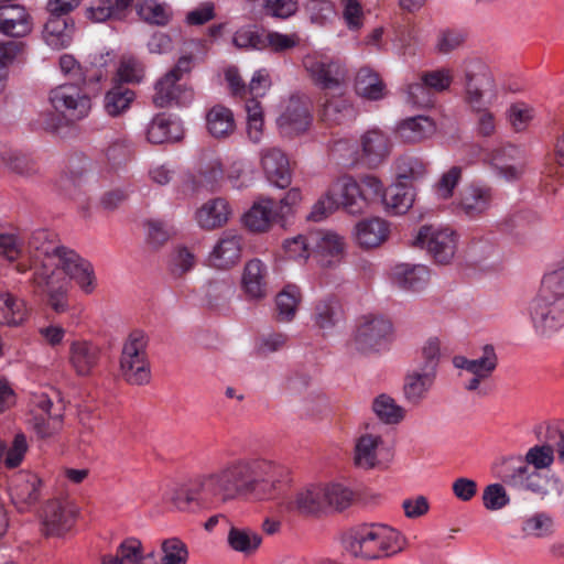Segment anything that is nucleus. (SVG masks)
<instances>
[{"mask_svg":"<svg viewBox=\"0 0 564 564\" xmlns=\"http://www.w3.org/2000/svg\"><path fill=\"white\" fill-rule=\"evenodd\" d=\"M430 271L422 264H398L393 269L394 283L409 291H420L429 282Z\"/></svg>","mask_w":564,"mask_h":564,"instance_id":"nucleus-38","label":"nucleus"},{"mask_svg":"<svg viewBox=\"0 0 564 564\" xmlns=\"http://www.w3.org/2000/svg\"><path fill=\"white\" fill-rule=\"evenodd\" d=\"M32 283L46 292L48 305L56 313H64L68 310V291L70 283L57 269L33 272Z\"/></svg>","mask_w":564,"mask_h":564,"instance_id":"nucleus-16","label":"nucleus"},{"mask_svg":"<svg viewBox=\"0 0 564 564\" xmlns=\"http://www.w3.org/2000/svg\"><path fill=\"white\" fill-rule=\"evenodd\" d=\"M453 365L471 375L465 383L467 391H477L480 384L489 380L498 366V356L492 345L487 344L481 348V355L469 359L465 356H455Z\"/></svg>","mask_w":564,"mask_h":564,"instance_id":"nucleus-13","label":"nucleus"},{"mask_svg":"<svg viewBox=\"0 0 564 564\" xmlns=\"http://www.w3.org/2000/svg\"><path fill=\"white\" fill-rule=\"evenodd\" d=\"M86 84L64 83L48 93V102L66 124H75L87 118L91 110V98Z\"/></svg>","mask_w":564,"mask_h":564,"instance_id":"nucleus-6","label":"nucleus"},{"mask_svg":"<svg viewBox=\"0 0 564 564\" xmlns=\"http://www.w3.org/2000/svg\"><path fill=\"white\" fill-rule=\"evenodd\" d=\"M2 165L11 173L22 177H30L39 172V164L31 156L15 150L0 152Z\"/></svg>","mask_w":564,"mask_h":564,"instance_id":"nucleus-46","label":"nucleus"},{"mask_svg":"<svg viewBox=\"0 0 564 564\" xmlns=\"http://www.w3.org/2000/svg\"><path fill=\"white\" fill-rule=\"evenodd\" d=\"M339 208L350 215H361L367 210L361 187L350 175H343L330 184L314 204L310 218L318 221Z\"/></svg>","mask_w":564,"mask_h":564,"instance_id":"nucleus-4","label":"nucleus"},{"mask_svg":"<svg viewBox=\"0 0 564 564\" xmlns=\"http://www.w3.org/2000/svg\"><path fill=\"white\" fill-rule=\"evenodd\" d=\"M491 164L496 174L507 181H520L527 171V162L513 145L501 147L491 153Z\"/></svg>","mask_w":564,"mask_h":564,"instance_id":"nucleus-22","label":"nucleus"},{"mask_svg":"<svg viewBox=\"0 0 564 564\" xmlns=\"http://www.w3.org/2000/svg\"><path fill=\"white\" fill-rule=\"evenodd\" d=\"M145 134L150 143L162 144L178 141L183 137V129L178 121L160 113L149 122Z\"/></svg>","mask_w":564,"mask_h":564,"instance_id":"nucleus-35","label":"nucleus"},{"mask_svg":"<svg viewBox=\"0 0 564 564\" xmlns=\"http://www.w3.org/2000/svg\"><path fill=\"white\" fill-rule=\"evenodd\" d=\"M56 269L65 276L74 280L80 290L90 294L96 289V276L89 261L82 258L76 251L64 248L56 259Z\"/></svg>","mask_w":564,"mask_h":564,"instance_id":"nucleus-15","label":"nucleus"},{"mask_svg":"<svg viewBox=\"0 0 564 564\" xmlns=\"http://www.w3.org/2000/svg\"><path fill=\"white\" fill-rule=\"evenodd\" d=\"M392 332L391 323L383 317L364 316L357 328L355 344L362 352L377 349Z\"/></svg>","mask_w":564,"mask_h":564,"instance_id":"nucleus-20","label":"nucleus"},{"mask_svg":"<svg viewBox=\"0 0 564 564\" xmlns=\"http://www.w3.org/2000/svg\"><path fill=\"white\" fill-rule=\"evenodd\" d=\"M314 322L321 329H330L343 319L340 303L333 297L319 301L314 308Z\"/></svg>","mask_w":564,"mask_h":564,"instance_id":"nucleus-48","label":"nucleus"},{"mask_svg":"<svg viewBox=\"0 0 564 564\" xmlns=\"http://www.w3.org/2000/svg\"><path fill=\"white\" fill-rule=\"evenodd\" d=\"M259 164L270 184L279 188H286L292 183L290 159L280 148L265 147L261 149Z\"/></svg>","mask_w":564,"mask_h":564,"instance_id":"nucleus-18","label":"nucleus"},{"mask_svg":"<svg viewBox=\"0 0 564 564\" xmlns=\"http://www.w3.org/2000/svg\"><path fill=\"white\" fill-rule=\"evenodd\" d=\"M263 12L275 19L286 20L299 9L297 0H262Z\"/></svg>","mask_w":564,"mask_h":564,"instance_id":"nucleus-64","label":"nucleus"},{"mask_svg":"<svg viewBox=\"0 0 564 564\" xmlns=\"http://www.w3.org/2000/svg\"><path fill=\"white\" fill-rule=\"evenodd\" d=\"M362 159L370 167H376L383 162L390 152L389 138L380 130L372 129L361 135L360 139Z\"/></svg>","mask_w":564,"mask_h":564,"instance_id":"nucleus-34","label":"nucleus"},{"mask_svg":"<svg viewBox=\"0 0 564 564\" xmlns=\"http://www.w3.org/2000/svg\"><path fill=\"white\" fill-rule=\"evenodd\" d=\"M30 15L19 4L0 7V32L8 36H25L31 32Z\"/></svg>","mask_w":564,"mask_h":564,"instance_id":"nucleus-32","label":"nucleus"},{"mask_svg":"<svg viewBox=\"0 0 564 564\" xmlns=\"http://www.w3.org/2000/svg\"><path fill=\"white\" fill-rule=\"evenodd\" d=\"M281 219L276 203L271 198H263L254 203L243 215V225L252 232H264L270 229L273 221Z\"/></svg>","mask_w":564,"mask_h":564,"instance_id":"nucleus-28","label":"nucleus"},{"mask_svg":"<svg viewBox=\"0 0 564 564\" xmlns=\"http://www.w3.org/2000/svg\"><path fill=\"white\" fill-rule=\"evenodd\" d=\"M101 357V349L93 341L79 339L69 345L68 362L77 376L86 377L93 373Z\"/></svg>","mask_w":564,"mask_h":564,"instance_id":"nucleus-23","label":"nucleus"},{"mask_svg":"<svg viewBox=\"0 0 564 564\" xmlns=\"http://www.w3.org/2000/svg\"><path fill=\"white\" fill-rule=\"evenodd\" d=\"M235 293L230 281H213L206 288V299L210 307H218L226 303Z\"/></svg>","mask_w":564,"mask_h":564,"instance_id":"nucleus-63","label":"nucleus"},{"mask_svg":"<svg viewBox=\"0 0 564 564\" xmlns=\"http://www.w3.org/2000/svg\"><path fill=\"white\" fill-rule=\"evenodd\" d=\"M206 128L209 134L216 139L231 135L236 129L231 109L223 105L213 106L206 113Z\"/></svg>","mask_w":564,"mask_h":564,"instance_id":"nucleus-39","label":"nucleus"},{"mask_svg":"<svg viewBox=\"0 0 564 564\" xmlns=\"http://www.w3.org/2000/svg\"><path fill=\"white\" fill-rule=\"evenodd\" d=\"M145 75L144 64L133 56L121 57L116 76L119 84H140Z\"/></svg>","mask_w":564,"mask_h":564,"instance_id":"nucleus-57","label":"nucleus"},{"mask_svg":"<svg viewBox=\"0 0 564 564\" xmlns=\"http://www.w3.org/2000/svg\"><path fill=\"white\" fill-rule=\"evenodd\" d=\"M42 479L36 474L21 471L12 479L11 500L20 511H26L42 497Z\"/></svg>","mask_w":564,"mask_h":564,"instance_id":"nucleus-21","label":"nucleus"},{"mask_svg":"<svg viewBox=\"0 0 564 564\" xmlns=\"http://www.w3.org/2000/svg\"><path fill=\"white\" fill-rule=\"evenodd\" d=\"M147 346L148 338L139 329L131 332L122 345L119 370L130 384L142 386L150 382L151 369Z\"/></svg>","mask_w":564,"mask_h":564,"instance_id":"nucleus-7","label":"nucleus"},{"mask_svg":"<svg viewBox=\"0 0 564 564\" xmlns=\"http://www.w3.org/2000/svg\"><path fill=\"white\" fill-rule=\"evenodd\" d=\"M135 97L134 90L117 84L105 94L104 109L112 118L120 117L129 111Z\"/></svg>","mask_w":564,"mask_h":564,"instance_id":"nucleus-42","label":"nucleus"},{"mask_svg":"<svg viewBox=\"0 0 564 564\" xmlns=\"http://www.w3.org/2000/svg\"><path fill=\"white\" fill-rule=\"evenodd\" d=\"M323 488V513L330 510L341 511L348 508L354 501V492L339 482H322Z\"/></svg>","mask_w":564,"mask_h":564,"instance_id":"nucleus-43","label":"nucleus"},{"mask_svg":"<svg viewBox=\"0 0 564 564\" xmlns=\"http://www.w3.org/2000/svg\"><path fill=\"white\" fill-rule=\"evenodd\" d=\"M555 448L551 443L547 445H535L531 447L522 460L527 466H533V470L549 468L554 462Z\"/></svg>","mask_w":564,"mask_h":564,"instance_id":"nucleus-58","label":"nucleus"},{"mask_svg":"<svg viewBox=\"0 0 564 564\" xmlns=\"http://www.w3.org/2000/svg\"><path fill=\"white\" fill-rule=\"evenodd\" d=\"M390 234L389 224L379 217L366 218L355 226V238L362 248H376L384 242Z\"/></svg>","mask_w":564,"mask_h":564,"instance_id":"nucleus-30","label":"nucleus"},{"mask_svg":"<svg viewBox=\"0 0 564 564\" xmlns=\"http://www.w3.org/2000/svg\"><path fill=\"white\" fill-rule=\"evenodd\" d=\"M303 66L312 82L323 90H339L348 78L345 64L326 54H307L303 58Z\"/></svg>","mask_w":564,"mask_h":564,"instance_id":"nucleus-8","label":"nucleus"},{"mask_svg":"<svg viewBox=\"0 0 564 564\" xmlns=\"http://www.w3.org/2000/svg\"><path fill=\"white\" fill-rule=\"evenodd\" d=\"M301 293L297 286H285L275 299L276 319L279 322H290L294 318L297 305L300 303Z\"/></svg>","mask_w":564,"mask_h":564,"instance_id":"nucleus-52","label":"nucleus"},{"mask_svg":"<svg viewBox=\"0 0 564 564\" xmlns=\"http://www.w3.org/2000/svg\"><path fill=\"white\" fill-rule=\"evenodd\" d=\"M406 185L400 182V184L386 189L382 200L386 207L394 214H404L414 202V194Z\"/></svg>","mask_w":564,"mask_h":564,"instance_id":"nucleus-51","label":"nucleus"},{"mask_svg":"<svg viewBox=\"0 0 564 564\" xmlns=\"http://www.w3.org/2000/svg\"><path fill=\"white\" fill-rule=\"evenodd\" d=\"M436 376L412 368L404 377L403 394L408 402L417 405L426 397L435 382Z\"/></svg>","mask_w":564,"mask_h":564,"instance_id":"nucleus-36","label":"nucleus"},{"mask_svg":"<svg viewBox=\"0 0 564 564\" xmlns=\"http://www.w3.org/2000/svg\"><path fill=\"white\" fill-rule=\"evenodd\" d=\"M491 96H495V80L486 66L479 64L477 72L466 73L465 101L473 110L487 108Z\"/></svg>","mask_w":564,"mask_h":564,"instance_id":"nucleus-19","label":"nucleus"},{"mask_svg":"<svg viewBox=\"0 0 564 564\" xmlns=\"http://www.w3.org/2000/svg\"><path fill=\"white\" fill-rule=\"evenodd\" d=\"M382 445L380 435L364 434L361 435L355 446V464L365 469L373 468L378 464V452Z\"/></svg>","mask_w":564,"mask_h":564,"instance_id":"nucleus-44","label":"nucleus"},{"mask_svg":"<svg viewBox=\"0 0 564 564\" xmlns=\"http://www.w3.org/2000/svg\"><path fill=\"white\" fill-rule=\"evenodd\" d=\"M352 113V108L346 98L337 97L327 99L323 106V120L329 123H341L347 116Z\"/></svg>","mask_w":564,"mask_h":564,"instance_id":"nucleus-59","label":"nucleus"},{"mask_svg":"<svg viewBox=\"0 0 564 564\" xmlns=\"http://www.w3.org/2000/svg\"><path fill=\"white\" fill-rule=\"evenodd\" d=\"M312 123L310 102L306 98L292 96L276 120L279 132L284 138H294L307 131Z\"/></svg>","mask_w":564,"mask_h":564,"instance_id":"nucleus-17","label":"nucleus"},{"mask_svg":"<svg viewBox=\"0 0 564 564\" xmlns=\"http://www.w3.org/2000/svg\"><path fill=\"white\" fill-rule=\"evenodd\" d=\"M78 508L70 501H48L42 514V532L45 536L61 538L75 525Z\"/></svg>","mask_w":564,"mask_h":564,"instance_id":"nucleus-14","label":"nucleus"},{"mask_svg":"<svg viewBox=\"0 0 564 564\" xmlns=\"http://www.w3.org/2000/svg\"><path fill=\"white\" fill-rule=\"evenodd\" d=\"M241 251L242 237L232 231H226L210 252L209 261L218 269H229L238 263Z\"/></svg>","mask_w":564,"mask_h":564,"instance_id":"nucleus-26","label":"nucleus"},{"mask_svg":"<svg viewBox=\"0 0 564 564\" xmlns=\"http://www.w3.org/2000/svg\"><path fill=\"white\" fill-rule=\"evenodd\" d=\"M194 95L189 85L166 72L154 83L152 102L158 108L187 107L193 102Z\"/></svg>","mask_w":564,"mask_h":564,"instance_id":"nucleus-11","label":"nucleus"},{"mask_svg":"<svg viewBox=\"0 0 564 564\" xmlns=\"http://www.w3.org/2000/svg\"><path fill=\"white\" fill-rule=\"evenodd\" d=\"M63 426V413L61 409L54 411L53 415L35 414L33 417V429L39 437L47 438L62 430Z\"/></svg>","mask_w":564,"mask_h":564,"instance_id":"nucleus-62","label":"nucleus"},{"mask_svg":"<svg viewBox=\"0 0 564 564\" xmlns=\"http://www.w3.org/2000/svg\"><path fill=\"white\" fill-rule=\"evenodd\" d=\"M138 14L144 21L156 24L165 25L170 20L167 8L156 0H144L138 6Z\"/></svg>","mask_w":564,"mask_h":564,"instance_id":"nucleus-60","label":"nucleus"},{"mask_svg":"<svg viewBox=\"0 0 564 564\" xmlns=\"http://www.w3.org/2000/svg\"><path fill=\"white\" fill-rule=\"evenodd\" d=\"M522 531L539 539L549 538L555 532L554 519L546 512H536L523 521Z\"/></svg>","mask_w":564,"mask_h":564,"instance_id":"nucleus-56","label":"nucleus"},{"mask_svg":"<svg viewBox=\"0 0 564 564\" xmlns=\"http://www.w3.org/2000/svg\"><path fill=\"white\" fill-rule=\"evenodd\" d=\"M440 358L441 341L437 337H431L423 344L414 368L436 376Z\"/></svg>","mask_w":564,"mask_h":564,"instance_id":"nucleus-53","label":"nucleus"},{"mask_svg":"<svg viewBox=\"0 0 564 564\" xmlns=\"http://www.w3.org/2000/svg\"><path fill=\"white\" fill-rule=\"evenodd\" d=\"M311 240L316 248L317 262L323 268L338 264L345 253V241L341 236L333 231H318L311 234Z\"/></svg>","mask_w":564,"mask_h":564,"instance_id":"nucleus-24","label":"nucleus"},{"mask_svg":"<svg viewBox=\"0 0 564 564\" xmlns=\"http://www.w3.org/2000/svg\"><path fill=\"white\" fill-rule=\"evenodd\" d=\"M247 133L253 143H259L263 135V109L256 98H246Z\"/></svg>","mask_w":564,"mask_h":564,"instance_id":"nucleus-54","label":"nucleus"},{"mask_svg":"<svg viewBox=\"0 0 564 564\" xmlns=\"http://www.w3.org/2000/svg\"><path fill=\"white\" fill-rule=\"evenodd\" d=\"M232 215L227 199L217 197L207 200L196 213L198 225L208 230L225 226Z\"/></svg>","mask_w":564,"mask_h":564,"instance_id":"nucleus-33","label":"nucleus"},{"mask_svg":"<svg viewBox=\"0 0 564 564\" xmlns=\"http://www.w3.org/2000/svg\"><path fill=\"white\" fill-rule=\"evenodd\" d=\"M142 561V543L134 538H129L121 542L115 555L102 557V564H141Z\"/></svg>","mask_w":564,"mask_h":564,"instance_id":"nucleus-49","label":"nucleus"},{"mask_svg":"<svg viewBox=\"0 0 564 564\" xmlns=\"http://www.w3.org/2000/svg\"><path fill=\"white\" fill-rule=\"evenodd\" d=\"M242 289L251 300H261L268 294V268L259 259H252L245 265Z\"/></svg>","mask_w":564,"mask_h":564,"instance_id":"nucleus-29","label":"nucleus"},{"mask_svg":"<svg viewBox=\"0 0 564 564\" xmlns=\"http://www.w3.org/2000/svg\"><path fill=\"white\" fill-rule=\"evenodd\" d=\"M263 34L253 25L238 29L232 36V44L242 50H264Z\"/></svg>","mask_w":564,"mask_h":564,"instance_id":"nucleus-61","label":"nucleus"},{"mask_svg":"<svg viewBox=\"0 0 564 564\" xmlns=\"http://www.w3.org/2000/svg\"><path fill=\"white\" fill-rule=\"evenodd\" d=\"M372 410L382 422L397 424L404 417V410L388 394L378 395L372 402Z\"/></svg>","mask_w":564,"mask_h":564,"instance_id":"nucleus-55","label":"nucleus"},{"mask_svg":"<svg viewBox=\"0 0 564 564\" xmlns=\"http://www.w3.org/2000/svg\"><path fill=\"white\" fill-rule=\"evenodd\" d=\"M499 477L509 487L518 490H530L542 499L552 495L558 497L562 486L557 479H550L536 470H532L522 456H511L501 462Z\"/></svg>","mask_w":564,"mask_h":564,"instance_id":"nucleus-5","label":"nucleus"},{"mask_svg":"<svg viewBox=\"0 0 564 564\" xmlns=\"http://www.w3.org/2000/svg\"><path fill=\"white\" fill-rule=\"evenodd\" d=\"M426 174V163L415 155L404 154L397 161V175L400 182L411 184L423 180Z\"/></svg>","mask_w":564,"mask_h":564,"instance_id":"nucleus-50","label":"nucleus"},{"mask_svg":"<svg viewBox=\"0 0 564 564\" xmlns=\"http://www.w3.org/2000/svg\"><path fill=\"white\" fill-rule=\"evenodd\" d=\"M29 317L26 302L14 294L0 292V325L18 327L23 325Z\"/></svg>","mask_w":564,"mask_h":564,"instance_id":"nucleus-37","label":"nucleus"},{"mask_svg":"<svg viewBox=\"0 0 564 564\" xmlns=\"http://www.w3.org/2000/svg\"><path fill=\"white\" fill-rule=\"evenodd\" d=\"M74 24L68 23L67 17L51 15L44 25V39L54 50L68 46L73 39Z\"/></svg>","mask_w":564,"mask_h":564,"instance_id":"nucleus-40","label":"nucleus"},{"mask_svg":"<svg viewBox=\"0 0 564 564\" xmlns=\"http://www.w3.org/2000/svg\"><path fill=\"white\" fill-rule=\"evenodd\" d=\"M527 314L536 335L551 337L564 326V259L546 272Z\"/></svg>","mask_w":564,"mask_h":564,"instance_id":"nucleus-2","label":"nucleus"},{"mask_svg":"<svg viewBox=\"0 0 564 564\" xmlns=\"http://www.w3.org/2000/svg\"><path fill=\"white\" fill-rule=\"evenodd\" d=\"M384 84L377 73L368 67L358 70L355 79V90L362 98L378 100L384 96Z\"/></svg>","mask_w":564,"mask_h":564,"instance_id":"nucleus-45","label":"nucleus"},{"mask_svg":"<svg viewBox=\"0 0 564 564\" xmlns=\"http://www.w3.org/2000/svg\"><path fill=\"white\" fill-rule=\"evenodd\" d=\"M281 513L297 517H318L323 514L322 482L303 485L278 502Z\"/></svg>","mask_w":564,"mask_h":564,"instance_id":"nucleus-10","label":"nucleus"},{"mask_svg":"<svg viewBox=\"0 0 564 564\" xmlns=\"http://www.w3.org/2000/svg\"><path fill=\"white\" fill-rule=\"evenodd\" d=\"M492 187L484 184H471L462 193L459 210L469 218L485 215L494 202Z\"/></svg>","mask_w":564,"mask_h":564,"instance_id":"nucleus-25","label":"nucleus"},{"mask_svg":"<svg viewBox=\"0 0 564 564\" xmlns=\"http://www.w3.org/2000/svg\"><path fill=\"white\" fill-rule=\"evenodd\" d=\"M398 131L402 140L415 143L432 135L435 131V124L430 118L417 116L404 120Z\"/></svg>","mask_w":564,"mask_h":564,"instance_id":"nucleus-47","label":"nucleus"},{"mask_svg":"<svg viewBox=\"0 0 564 564\" xmlns=\"http://www.w3.org/2000/svg\"><path fill=\"white\" fill-rule=\"evenodd\" d=\"M457 241V234L452 228L424 225L419 229L413 243L426 250L435 262L447 264L455 256Z\"/></svg>","mask_w":564,"mask_h":564,"instance_id":"nucleus-9","label":"nucleus"},{"mask_svg":"<svg viewBox=\"0 0 564 564\" xmlns=\"http://www.w3.org/2000/svg\"><path fill=\"white\" fill-rule=\"evenodd\" d=\"M346 550L355 557L377 560L403 549L397 530L383 524H364L352 529L345 539Z\"/></svg>","mask_w":564,"mask_h":564,"instance_id":"nucleus-3","label":"nucleus"},{"mask_svg":"<svg viewBox=\"0 0 564 564\" xmlns=\"http://www.w3.org/2000/svg\"><path fill=\"white\" fill-rule=\"evenodd\" d=\"M203 492L207 494V488L199 475L186 484L170 487L164 494V499L176 510L184 512L192 509L193 503L198 501V497Z\"/></svg>","mask_w":564,"mask_h":564,"instance_id":"nucleus-27","label":"nucleus"},{"mask_svg":"<svg viewBox=\"0 0 564 564\" xmlns=\"http://www.w3.org/2000/svg\"><path fill=\"white\" fill-rule=\"evenodd\" d=\"M202 478L207 494L223 503L247 495L271 499L281 484L278 467L262 458H236L202 474Z\"/></svg>","mask_w":564,"mask_h":564,"instance_id":"nucleus-1","label":"nucleus"},{"mask_svg":"<svg viewBox=\"0 0 564 564\" xmlns=\"http://www.w3.org/2000/svg\"><path fill=\"white\" fill-rule=\"evenodd\" d=\"M226 542L231 551L248 557L259 551L262 535L252 528L229 523Z\"/></svg>","mask_w":564,"mask_h":564,"instance_id":"nucleus-31","label":"nucleus"},{"mask_svg":"<svg viewBox=\"0 0 564 564\" xmlns=\"http://www.w3.org/2000/svg\"><path fill=\"white\" fill-rule=\"evenodd\" d=\"M59 69L66 77L73 80L72 83L89 85L98 83L102 77V72L99 67L83 66L70 54H63L59 57Z\"/></svg>","mask_w":564,"mask_h":564,"instance_id":"nucleus-41","label":"nucleus"},{"mask_svg":"<svg viewBox=\"0 0 564 564\" xmlns=\"http://www.w3.org/2000/svg\"><path fill=\"white\" fill-rule=\"evenodd\" d=\"M65 247L59 245L56 234L47 229L34 230L28 239V252L32 260L33 270H55L56 259Z\"/></svg>","mask_w":564,"mask_h":564,"instance_id":"nucleus-12","label":"nucleus"}]
</instances>
